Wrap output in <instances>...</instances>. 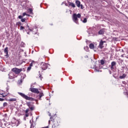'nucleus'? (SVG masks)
Masks as SVG:
<instances>
[{"instance_id": "f257e3e1", "label": "nucleus", "mask_w": 128, "mask_h": 128, "mask_svg": "<svg viewBox=\"0 0 128 128\" xmlns=\"http://www.w3.org/2000/svg\"><path fill=\"white\" fill-rule=\"evenodd\" d=\"M81 16L82 15L80 14H74L72 17L73 22H74L75 24H78V18H80Z\"/></svg>"}, {"instance_id": "f03ea898", "label": "nucleus", "mask_w": 128, "mask_h": 128, "mask_svg": "<svg viewBox=\"0 0 128 128\" xmlns=\"http://www.w3.org/2000/svg\"><path fill=\"white\" fill-rule=\"evenodd\" d=\"M18 94L22 96L24 98H25V100H34V98H30L28 96L24 94V93L22 92H18Z\"/></svg>"}, {"instance_id": "7ed1b4c3", "label": "nucleus", "mask_w": 128, "mask_h": 128, "mask_svg": "<svg viewBox=\"0 0 128 128\" xmlns=\"http://www.w3.org/2000/svg\"><path fill=\"white\" fill-rule=\"evenodd\" d=\"M28 29L29 30L30 32H32L34 34H36L38 32V28H36V26L34 27L32 29L30 28V27L28 26Z\"/></svg>"}, {"instance_id": "20e7f679", "label": "nucleus", "mask_w": 128, "mask_h": 128, "mask_svg": "<svg viewBox=\"0 0 128 128\" xmlns=\"http://www.w3.org/2000/svg\"><path fill=\"white\" fill-rule=\"evenodd\" d=\"M30 92H33L34 94H40V91L38 90V89L36 88H30Z\"/></svg>"}, {"instance_id": "39448f33", "label": "nucleus", "mask_w": 128, "mask_h": 128, "mask_svg": "<svg viewBox=\"0 0 128 128\" xmlns=\"http://www.w3.org/2000/svg\"><path fill=\"white\" fill-rule=\"evenodd\" d=\"M22 69H19L18 68H14L12 69V72H15L16 74H18L20 72H22Z\"/></svg>"}, {"instance_id": "423d86ee", "label": "nucleus", "mask_w": 128, "mask_h": 128, "mask_svg": "<svg viewBox=\"0 0 128 128\" xmlns=\"http://www.w3.org/2000/svg\"><path fill=\"white\" fill-rule=\"evenodd\" d=\"M41 66H42V70H46L48 68V64L44 63V62H42L41 64Z\"/></svg>"}, {"instance_id": "0eeeda50", "label": "nucleus", "mask_w": 128, "mask_h": 128, "mask_svg": "<svg viewBox=\"0 0 128 128\" xmlns=\"http://www.w3.org/2000/svg\"><path fill=\"white\" fill-rule=\"evenodd\" d=\"M116 62H112L111 63V70H114L116 68Z\"/></svg>"}, {"instance_id": "6e6552de", "label": "nucleus", "mask_w": 128, "mask_h": 128, "mask_svg": "<svg viewBox=\"0 0 128 128\" xmlns=\"http://www.w3.org/2000/svg\"><path fill=\"white\" fill-rule=\"evenodd\" d=\"M28 106L30 108V110H34V106L30 104V103L28 102L27 104Z\"/></svg>"}, {"instance_id": "1a4fd4ad", "label": "nucleus", "mask_w": 128, "mask_h": 128, "mask_svg": "<svg viewBox=\"0 0 128 128\" xmlns=\"http://www.w3.org/2000/svg\"><path fill=\"white\" fill-rule=\"evenodd\" d=\"M34 63V61L32 60V62L30 64V66L27 68V72H30L32 70V66Z\"/></svg>"}, {"instance_id": "9d476101", "label": "nucleus", "mask_w": 128, "mask_h": 128, "mask_svg": "<svg viewBox=\"0 0 128 128\" xmlns=\"http://www.w3.org/2000/svg\"><path fill=\"white\" fill-rule=\"evenodd\" d=\"M104 42H106V41H102V40H101L100 41V44H99V48H104Z\"/></svg>"}, {"instance_id": "9b49d317", "label": "nucleus", "mask_w": 128, "mask_h": 128, "mask_svg": "<svg viewBox=\"0 0 128 128\" xmlns=\"http://www.w3.org/2000/svg\"><path fill=\"white\" fill-rule=\"evenodd\" d=\"M4 52L6 54V56H8V48L6 47L4 50Z\"/></svg>"}, {"instance_id": "f8f14e48", "label": "nucleus", "mask_w": 128, "mask_h": 128, "mask_svg": "<svg viewBox=\"0 0 128 128\" xmlns=\"http://www.w3.org/2000/svg\"><path fill=\"white\" fill-rule=\"evenodd\" d=\"M126 74H121L119 77V78H120V80H122L124 78H126Z\"/></svg>"}, {"instance_id": "ddd939ff", "label": "nucleus", "mask_w": 128, "mask_h": 128, "mask_svg": "<svg viewBox=\"0 0 128 128\" xmlns=\"http://www.w3.org/2000/svg\"><path fill=\"white\" fill-rule=\"evenodd\" d=\"M39 95L38 96H37V98H38V100H40L41 98H42V96H44V93L42 92H40V93H39Z\"/></svg>"}, {"instance_id": "4468645a", "label": "nucleus", "mask_w": 128, "mask_h": 128, "mask_svg": "<svg viewBox=\"0 0 128 128\" xmlns=\"http://www.w3.org/2000/svg\"><path fill=\"white\" fill-rule=\"evenodd\" d=\"M76 4L78 8H80V0H76Z\"/></svg>"}, {"instance_id": "2eb2a0df", "label": "nucleus", "mask_w": 128, "mask_h": 128, "mask_svg": "<svg viewBox=\"0 0 128 128\" xmlns=\"http://www.w3.org/2000/svg\"><path fill=\"white\" fill-rule=\"evenodd\" d=\"M104 28H102L98 32V34H104Z\"/></svg>"}, {"instance_id": "dca6fc26", "label": "nucleus", "mask_w": 128, "mask_h": 128, "mask_svg": "<svg viewBox=\"0 0 128 128\" xmlns=\"http://www.w3.org/2000/svg\"><path fill=\"white\" fill-rule=\"evenodd\" d=\"M9 78H14V73L10 72L8 74Z\"/></svg>"}, {"instance_id": "f3484780", "label": "nucleus", "mask_w": 128, "mask_h": 128, "mask_svg": "<svg viewBox=\"0 0 128 128\" xmlns=\"http://www.w3.org/2000/svg\"><path fill=\"white\" fill-rule=\"evenodd\" d=\"M89 48L92 50H94V45L93 44H90L89 46Z\"/></svg>"}, {"instance_id": "a211bd4d", "label": "nucleus", "mask_w": 128, "mask_h": 128, "mask_svg": "<svg viewBox=\"0 0 128 128\" xmlns=\"http://www.w3.org/2000/svg\"><path fill=\"white\" fill-rule=\"evenodd\" d=\"M69 6H72V8H76V4L72 2H69Z\"/></svg>"}, {"instance_id": "6ab92c4d", "label": "nucleus", "mask_w": 128, "mask_h": 128, "mask_svg": "<svg viewBox=\"0 0 128 128\" xmlns=\"http://www.w3.org/2000/svg\"><path fill=\"white\" fill-rule=\"evenodd\" d=\"M16 98H11L8 100L9 102H16Z\"/></svg>"}, {"instance_id": "aec40b11", "label": "nucleus", "mask_w": 128, "mask_h": 128, "mask_svg": "<svg viewBox=\"0 0 128 128\" xmlns=\"http://www.w3.org/2000/svg\"><path fill=\"white\" fill-rule=\"evenodd\" d=\"M28 12L29 14H32V8H29L28 10Z\"/></svg>"}, {"instance_id": "412c9836", "label": "nucleus", "mask_w": 128, "mask_h": 128, "mask_svg": "<svg viewBox=\"0 0 128 128\" xmlns=\"http://www.w3.org/2000/svg\"><path fill=\"white\" fill-rule=\"evenodd\" d=\"M20 121H18V120H16V126H18V124H20Z\"/></svg>"}, {"instance_id": "4be33fe9", "label": "nucleus", "mask_w": 128, "mask_h": 128, "mask_svg": "<svg viewBox=\"0 0 128 128\" xmlns=\"http://www.w3.org/2000/svg\"><path fill=\"white\" fill-rule=\"evenodd\" d=\"M54 126H58V122H56L54 123Z\"/></svg>"}, {"instance_id": "5701e85b", "label": "nucleus", "mask_w": 128, "mask_h": 128, "mask_svg": "<svg viewBox=\"0 0 128 128\" xmlns=\"http://www.w3.org/2000/svg\"><path fill=\"white\" fill-rule=\"evenodd\" d=\"M100 64H102V65L104 64V60H100Z\"/></svg>"}, {"instance_id": "b1692460", "label": "nucleus", "mask_w": 128, "mask_h": 128, "mask_svg": "<svg viewBox=\"0 0 128 128\" xmlns=\"http://www.w3.org/2000/svg\"><path fill=\"white\" fill-rule=\"evenodd\" d=\"M21 22H26V18L21 19Z\"/></svg>"}, {"instance_id": "393cba45", "label": "nucleus", "mask_w": 128, "mask_h": 128, "mask_svg": "<svg viewBox=\"0 0 128 128\" xmlns=\"http://www.w3.org/2000/svg\"><path fill=\"white\" fill-rule=\"evenodd\" d=\"M24 30V26H20V30Z\"/></svg>"}, {"instance_id": "a878e982", "label": "nucleus", "mask_w": 128, "mask_h": 128, "mask_svg": "<svg viewBox=\"0 0 128 128\" xmlns=\"http://www.w3.org/2000/svg\"><path fill=\"white\" fill-rule=\"evenodd\" d=\"M83 22L86 23L87 22L86 18H84L83 20Z\"/></svg>"}, {"instance_id": "bb28decb", "label": "nucleus", "mask_w": 128, "mask_h": 128, "mask_svg": "<svg viewBox=\"0 0 128 128\" xmlns=\"http://www.w3.org/2000/svg\"><path fill=\"white\" fill-rule=\"evenodd\" d=\"M8 106V103L6 102H4L3 104V106Z\"/></svg>"}, {"instance_id": "cd10ccee", "label": "nucleus", "mask_w": 128, "mask_h": 128, "mask_svg": "<svg viewBox=\"0 0 128 128\" xmlns=\"http://www.w3.org/2000/svg\"><path fill=\"white\" fill-rule=\"evenodd\" d=\"M28 16V14L26 12H24L22 14V16Z\"/></svg>"}, {"instance_id": "c85d7f7f", "label": "nucleus", "mask_w": 128, "mask_h": 128, "mask_svg": "<svg viewBox=\"0 0 128 128\" xmlns=\"http://www.w3.org/2000/svg\"><path fill=\"white\" fill-rule=\"evenodd\" d=\"M18 18H20V19H22V16H18Z\"/></svg>"}, {"instance_id": "c756f323", "label": "nucleus", "mask_w": 128, "mask_h": 128, "mask_svg": "<svg viewBox=\"0 0 128 128\" xmlns=\"http://www.w3.org/2000/svg\"><path fill=\"white\" fill-rule=\"evenodd\" d=\"M84 48L86 50V52H88V47L86 46V47H84Z\"/></svg>"}, {"instance_id": "7c9ffc66", "label": "nucleus", "mask_w": 128, "mask_h": 128, "mask_svg": "<svg viewBox=\"0 0 128 128\" xmlns=\"http://www.w3.org/2000/svg\"><path fill=\"white\" fill-rule=\"evenodd\" d=\"M34 124H31V126H30V128H34Z\"/></svg>"}, {"instance_id": "2f4dec72", "label": "nucleus", "mask_w": 128, "mask_h": 128, "mask_svg": "<svg viewBox=\"0 0 128 128\" xmlns=\"http://www.w3.org/2000/svg\"><path fill=\"white\" fill-rule=\"evenodd\" d=\"M4 100V99L0 98V102H2Z\"/></svg>"}, {"instance_id": "473e14b6", "label": "nucleus", "mask_w": 128, "mask_h": 128, "mask_svg": "<svg viewBox=\"0 0 128 128\" xmlns=\"http://www.w3.org/2000/svg\"><path fill=\"white\" fill-rule=\"evenodd\" d=\"M28 110H29L28 109L26 110V114L28 113Z\"/></svg>"}, {"instance_id": "72a5a7b5", "label": "nucleus", "mask_w": 128, "mask_h": 128, "mask_svg": "<svg viewBox=\"0 0 128 128\" xmlns=\"http://www.w3.org/2000/svg\"><path fill=\"white\" fill-rule=\"evenodd\" d=\"M124 94H127V95H128V92H124Z\"/></svg>"}, {"instance_id": "f704fd0d", "label": "nucleus", "mask_w": 128, "mask_h": 128, "mask_svg": "<svg viewBox=\"0 0 128 128\" xmlns=\"http://www.w3.org/2000/svg\"><path fill=\"white\" fill-rule=\"evenodd\" d=\"M50 118V120H51V121H52V117L51 116Z\"/></svg>"}, {"instance_id": "c9c22d12", "label": "nucleus", "mask_w": 128, "mask_h": 128, "mask_svg": "<svg viewBox=\"0 0 128 128\" xmlns=\"http://www.w3.org/2000/svg\"><path fill=\"white\" fill-rule=\"evenodd\" d=\"M80 6L82 10V8H82V5L81 4Z\"/></svg>"}, {"instance_id": "e433bc0d", "label": "nucleus", "mask_w": 128, "mask_h": 128, "mask_svg": "<svg viewBox=\"0 0 128 128\" xmlns=\"http://www.w3.org/2000/svg\"><path fill=\"white\" fill-rule=\"evenodd\" d=\"M124 54H122L121 55V58H124Z\"/></svg>"}, {"instance_id": "4c0bfd02", "label": "nucleus", "mask_w": 128, "mask_h": 128, "mask_svg": "<svg viewBox=\"0 0 128 128\" xmlns=\"http://www.w3.org/2000/svg\"><path fill=\"white\" fill-rule=\"evenodd\" d=\"M95 72H100L97 69H95Z\"/></svg>"}, {"instance_id": "58836bf2", "label": "nucleus", "mask_w": 128, "mask_h": 128, "mask_svg": "<svg viewBox=\"0 0 128 128\" xmlns=\"http://www.w3.org/2000/svg\"><path fill=\"white\" fill-rule=\"evenodd\" d=\"M28 16H30V15H28H28H26Z\"/></svg>"}, {"instance_id": "ea45409f", "label": "nucleus", "mask_w": 128, "mask_h": 128, "mask_svg": "<svg viewBox=\"0 0 128 128\" xmlns=\"http://www.w3.org/2000/svg\"><path fill=\"white\" fill-rule=\"evenodd\" d=\"M27 34H30V32H27Z\"/></svg>"}, {"instance_id": "a19ab883", "label": "nucleus", "mask_w": 128, "mask_h": 128, "mask_svg": "<svg viewBox=\"0 0 128 128\" xmlns=\"http://www.w3.org/2000/svg\"><path fill=\"white\" fill-rule=\"evenodd\" d=\"M48 115L50 116V113H49Z\"/></svg>"}, {"instance_id": "79ce46f5", "label": "nucleus", "mask_w": 128, "mask_h": 128, "mask_svg": "<svg viewBox=\"0 0 128 128\" xmlns=\"http://www.w3.org/2000/svg\"><path fill=\"white\" fill-rule=\"evenodd\" d=\"M110 74H112V72L110 71Z\"/></svg>"}, {"instance_id": "37998d69", "label": "nucleus", "mask_w": 128, "mask_h": 128, "mask_svg": "<svg viewBox=\"0 0 128 128\" xmlns=\"http://www.w3.org/2000/svg\"><path fill=\"white\" fill-rule=\"evenodd\" d=\"M30 124H32V120H30Z\"/></svg>"}, {"instance_id": "c03bdc74", "label": "nucleus", "mask_w": 128, "mask_h": 128, "mask_svg": "<svg viewBox=\"0 0 128 128\" xmlns=\"http://www.w3.org/2000/svg\"><path fill=\"white\" fill-rule=\"evenodd\" d=\"M26 116H28V115L26 114Z\"/></svg>"}, {"instance_id": "a18cd8bd", "label": "nucleus", "mask_w": 128, "mask_h": 128, "mask_svg": "<svg viewBox=\"0 0 128 128\" xmlns=\"http://www.w3.org/2000/svg\"><path fill=\"white\" fill-rule=\"evenodd\" d=\"M50 122V120H49V122Z\"/></svg>"}]
</instances>
